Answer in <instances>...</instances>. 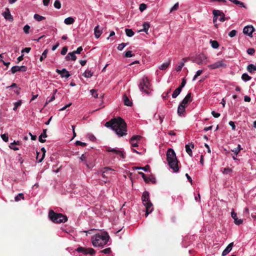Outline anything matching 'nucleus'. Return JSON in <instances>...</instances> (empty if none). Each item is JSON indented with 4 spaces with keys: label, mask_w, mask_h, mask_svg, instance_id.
I'll return each mask as SVG.
<instances>
[{
    "label": "nucleus",
    "mask_w": 256,
    "mask_h": 256,
    "mask_svg": "<svg viewBox=\"0 0 256 256\" xmlns=\"http://www.w3.org/2000/svg\"><path fill=\"white\" fill-rule=\"evenodd\" d=\"M146 5L144 4H141L140 5L139 9L140 12H143L144 10H145L146 8Z\"/></svg>",
    "instance_id": "obj_50"
},
{
    "label": "nucleus",
    "mask_w": 256,
    "mask_h": 256,
    "mask_svg": "<svg viewBox=\"0 0 256 256\" xmlns=\"http://www.w3.org/2000/svg\"><path fill=\"white\" fill-rule=\"evenodd\" d=\"M123 100L124 105L128 106H132V101L128 98L126 96V94L124 95Z\"/></svg>",
    "instance_id": "obj_22"
},
{
    "label": "nucleus",
    "mask_w": 256,
    "mask_h": 256,
    "mask_svg": "<svg viewBox=\"0 0 256 256\" xmlns=\"http://www.w3.org/2000/svg\"><path fill=\"white\" fill-rule=\"evenodd\" d=\"M41 150L43 154H42V158L38 160V162H41L42 161V160L45 156V154L46 152V150L44 148H42Z\"/></svg>",
    "instance_id": "obj_46"
},
{
    "label": "nucleus",
    "mask_w": 256,
    "mask_h": 256,
    "mask_svg": "<svg viewBox=\"0 0 256 256\" xmlns=\"http://www.w3.org/2000/svg\"><path fill=\"white\" fill-rule=\"evenodd\" d=\"M76 250L78 252L82 253L85 255L89 254L92 256H94L96 254L95 250L92 248H86L84 247L79 246L76 248Z\"/></svg>",
    "instance_id": "obj_9"
},
{
    "label": "nucleus",
    "mask_w": 256,
    "mask_h": 256,
    "mask_svg": "<svg viewBox=\"0 0 256 256\" xmlns=\"http://www.w3.org/2000/svg\"><path fill=\"white\" fill-rule=\"evenodd\" d=\"M134 56V54H132V52L130 50L127 51L124 55V56L126 58H130Z\"/></svg>",
    "instance_id": "obj_59"
},
{
    "label": "nucleus",
    "mask_w": 256,
    "mask_h": 256,
    "mask_svg": "<svg viewBox=\"0 0 256 256\" xmlns=\"http://www.w3.org/2000/svg\"><path fill=\"white\" fill-rule=\"evenodd\" d=\"M46 129L43 130L42 132L40 134L44 138H46L48 136V135L46 134Z\"/></svg>",
    "instance_id": "obj_63"
},
{
    "label": "nucleus",
    "mask_w": 256,
    "mask_h": 256,
    "mask_svg": "<svg viewBox=\"0 0 256 256\" xmlns=\"http://www.w3.org/2000/svg\"><path fill=\"white\" fill-rule=\"evenodd\" d=\"M93 74V72H92L90 70H86L83 74V76L86 78H90Z\"/></svg>",
    "instance_id": "obj_34"
},
{
    "label": "nucleus",
    "mask_w": 256,
    "mask_h": 256,
    "mask_svg": "<svg viewBox=\"0 0 256 256\" xmlns=\"http://www.w3.org/2000/svg\"><path fill=\"white\" fill-rule=\"evenodd\" d=\"M24 194L20 193L18 194V195L15 197L14 199L16 202H18L20 200V199L24 200Z\"/></svg>",
    "instance_id": "obj_40"
},
{
    "label": "nucleus",
    "mask_w": 256,
    "mask_h": 256,
    "mask_svg": "<svg viewBox=\"0 0 256 256\" xmlns=\"http://www.w3.org/2000/svg\"><path fill=\"white\" fill-rule=\"evenodd\" d=\"M83 48L82 46L78 47L77 50L75 51H74L72 52H69L67 56L65 57V58L66 60H70V56H72V60L73 61H75L76 59V54H80Z\"/></svg>",
    "instance_id": "obj_10"
},
{
    "label": "nucleus",
    "mask_w": 256,
    "mask_h": 256,
    "mask_svg": "<svg viewBox=\"0 0 256 256\" xmlns=\"http://www.w3.org/2000/svg\"><path fill=\"white\" fill-rule=\"evenodd\" d=\"M109 239L110 236L106 232H102L92 238V245L94 246H102L108 243Z\"/></svg>",
    "instance_id": "obj_3"
},
{
    "label": "nucleus",
    "mask_w": 256,
    "mask_h": 256,
    "mask_svg": "<svg viewBox=\"0 0 256 256\" xmlns=\"http://www.w3.org/2000/svg\"><path fill=\"white\" fill-rule=\"evenodd\" d=\"M67 52H68V47L64 46L62 48L60 53L62 55H65L66 54Z\"/></svg>",
    "instance_id": "obj_58"
},
{
    "label": "nucleus",
    "mask_w": 256,
    "mask_h": 256,
    "mask_svg": "<svg viewBox=\"0 0 256 256\" xmlns=\"http://www.w3.org/2000/svg\"><path fill=\"white\" fill-rule=\"evenodd\" d=\"M206 57L204 54L196 56L192 59V62L196 63L198 65L205 64H206Z\"/></svg>",
    "instance_id": "obj_8"
},
{
    "label": "nucleus",
    "mask_w": 256,
    "mask_h": 256,
    "mask_svg": "<svg viewBox=\"0 0 256 256\" xmlns=\"http://www.w3.org/2000/svg\"><path fill=\"white\" fill-rule=\"evenodd\" d=\"M126 45L127 44L126 43H122L119 44L118 46V50H122Z\"/></svg>",
    "instance_id": "obj_47"
},
{
    "label": "nucleus",
    "mask_w": 256,
    "mask_h": 256,
    "mask_svg": "<svg viewBox=\"0 0 256 256\" xmlns=\"http://www.w3.org/2000/svg\"><path fill=\"white\" fill-rule=\"evenodd\" d=\"M125 32L126 36L128 37H132L134 35V32L132 31V29L126 28L125 30Z\"/></svg>",
    "instance_id": "obj_31"
},
{
    "label": "nucleus",
    "mask_w": 256,
    "mask_h": 256,
    "mask_svg": "<svg viewBox=\"0 0 256 256\" xmlns=\"http://www.w3.org/2000/svg\"><path fill=\"white\" fill-rule=\"evenodd\" d=\"M142 136L140 135L134 136L131 138L132 140H134L136 142L140 140Z\"/></svg>",
    "instance_id": "obj_44"
},
{
    "label": "nucleus",
    "mask_w": 256,
    "mask_h": 256,
    "mask_svg": "<svg viewBox=\"0 0 256 256\" xmlns=\"http://www.w3.org/2000/svg\"><path fill=\"white\" fill-rule=\"evenodd\" d=\"M34 18L36 20H38V22H40L45 19V18L44 16H40L38 14H35L34 16Z\"/></svg>",
    "instance_id": "obj_35"
},
{
    "label": "nucleus",
    "mask_w": 256,
    "mask_h": 256,
    "mask_svg": "<svg viewBox=\"0 0 256 256\" xmlns=\"http://www.w3.org/2000/svg\"><path fill=\"white\" fill-rule=\"evenodd\" d=\"M75 144H76V146H86V143L82 142L79 140L76 141Z\"/></svg>",
    "instance_id": "obj_56"
},
{
    "label": "nucleus",
    "mask_w": 256,
    "mask_h": 256,
    "mask_svg": "<svg viewBox=\"0 0 256 256\" xmlns=\"http://www.w3.org/2000/svg\"><path fill=\"white\" fill-rule=\"evenodd\" d=\"M48 52V49H46L44 50L40 58V62H42L45 58H46Z\"/></svg>",
    "instance_id": "obj_38"
},
{
    "label": "nucleus",
    "mask_w": 256,
    "mask_h": 256,
    "mask_svg": "<svg viewBox=\"0 0 256 256\" xmlns=\"http://www.w3.org/2000/svg\"><path fill=\"white\" fill-rule=\"evenodd\" d=\"M166 160L168 166L173 170L174 172H178L180 168L178 165L179 162L173 149H168L166 152Z\"/></svg>",
    "instance_id": "obj_2"
},
{
    "label": "nucleus",
    "mask_w": 256,
    "mask_h": 256,
    "mask_svg": "<svg viewBox=\"0 0 256 256\" xmlns=\"http://www.w3.org/2000/svg\"><path fill=\"white\" fill-rule=\"evenodd\" d=\"M105 126L111 128L120 136H126L127 133V125L124 119L120 117L114 118L106 122Z\"/></svg>",
    "instance_id": "obj_1"
},
{
    "label": "nucleus",
    "mask_w": 256,
    "mask_h": 256,
    "mask_svg": "<svg viewBox=\"0 0 256 256\" xmlns=\"http://www.w3.org/2000/svg\"><path fill=\"white\" fill-rule=\"evenodd\" d=\"M27 68L24 66H14L11 68L12 74H15L17 72H26Z\"/></svg>",
    "instance_id": "obj_12"
},
{
    "label": "nucleus",
    "mask_w": 256,
    "mask_h": 256,
    "mask_svg": "<svg viewBox=\"0 0 256 256\" xmlns=\"http://www.w3.org/2000/svg\"><path fill=\"white\" fill-rule=\"evenodd\" d=\"M22 103V102L21 100H19L18 102H16L14 104V107L13 108V110L16 111L17 110L18 108L21 106Z\"/></svg>",
    "instance_id": "obj_41"
},
{
    "label": "nucleus",
    "mask_w": 256,
    "mask_h": 256,
    "mask_svg": "<svg viewBox=\"0 0 256 256\" xmlns=\"http://www.w3.org/2000/svg\"><path fill=\"white\" fill-rule=\"evenodd\" d=\"M56 72L58 74H60L62 78H68L70 76L69 72L66 68H62V70L56 69Z\"/></svg>",
    "instance_id": "obj_15"
},
{
    "label": "nucleus",
    "mask_w": 256,
    "mask_h": 256,
    "mask_svg": "<svg viewBox=\"0 0 256 256\" xmlns=\"http://www.w3.org/2000/svg\"><path fill=\"white\" fill-rule=\"evenodd\" d=\"M255 52V50L253 48H249L247 50V52L250 55H253Z\"/></svg>",
    "instance_id": "obj_55"
},
{
    "label": "nucleus",
    "mask_w": 256,
    "mask_h": 256,
    "mask_svg": "<svg viewBox=\"0 0 256 256\" xmlns=\"http://www.w3.org/2000/svg\"><path fill=\"white\" fill-rule=\"evenodd\" d=\"M30 29V26L28 24L24 26V31L26 34L29 33Z\"/></svg>",
    "instance_id": "obj_57"
},
{
    "label": "nucleus",
    "mask_w": 256,
    "mask_h": 256,
    "mask_svg": "<svg viewBox=\"0 0 256 256\" xmlns=\"http://www.w3.org/2000/svg\"><path fill=\"white\" fill-rule=\"evenodd\" d=\"M254 31V28L252 26H248L244 28L243 32L249 36H252V34Z\"/></svg>",
    "instance_id": "obj_13"
},
{
    "label": "nucleus",
    "mask_w": 256,
    "mask_h": 256,
    "mask_svg": "<svg viewBox=\"0 0 256 256\" xmlns=\"http://www.w3.org/2000/svg\"><path fill=\"white\" fill-rule=\"evenodd\" d=\"M130 142L132 146H133V147L138 146V142L135 141L134 140H132L131 138L130 139Z\"/></svg>",
    "instance_id": "obj_54"
},
{
    "label": "nucleus",
    "mask_w": 256,
    "mask_h": 256,
    "mask_svg": "<svg viewBox=\"0 0 256 256\" xmlns=\"http://www.w3.org/2000/svg\"><path fill=\"white\" fill-rule=\"evenodd\" d=\"M186 152L188 153V154L192 156V150L190 148V146L189 144H186Z\"/></svg>",
    "instance_id": "obj_39"
},
{
    "label": "nucleus",
    "mask_w": 256,
    "mask_h": 256,
    "mask_svg": "<svg viewBox=\"0 0 256 256\" xmlns=\"http://www.w3.org/2000/svg\"><path fill=\"white\" fill-rule=\"evenodd\" d=\"M138 174L141 175L146 182L148 183L150 182L154 184L156 182V180L154 177L146 178V174L142 172H139Z\"/></svg>",
    "instance_id": "obj_16"
},
{
    "label": "nucleus",
    "mask_w": 256,
    "mask_h": 256,
    "mask_svg": "<svg viewBox=\"0 0 256 256\" xmlns=\"http://www.w3.org/2000/svg\"><path fill=\"white\" fill-rule=\"evenodd\" d=\"M226 66V64L224 63L223 60H220L217 62L213 64H210L208 67L212 70L220 68H224Z\"/></svg>",
    "instance_id": "obj_11"
},
{
    "label": "nucleus",
    "mask_w": 256,
    "mask_h": 256,
    "mask_svg": "<svg viewBox=\"0 0 256 256\" xmlns=\"http://www.w3.org/2000/svg\"><path fill=\"white\" fill-rule=\"evenodd\" d=\"M233 246H234L233 242L230 243L226 246V248L224 250V251L222 252V256H226V254H228L232 250Z\"/></svg>",
    "instance_id": "obj_18"
},
{
    "label": "nucleus",
    "mask_w": 256,
    "mask_h": 256,
    "mask_svg": "<svg viewBox=\"0 0 256 256\" xmlns=\"http://www.w3.org/2000/svg\"><path fill=\"white\" fill-rule=\"evenodd\" d=\"M170 60H168V62L162 64L159 66V68L160 70H166L170 66Z\"/></svg>",
    "instance_id": "obj_25"
},
{
    "label": "nucleus",
    "mask_w": 256,
    "mask_h": 256,
    "mask_svg": "<svg viewBox=\"0 0 256 256\" xmlns=\"http://www.w3.org/2000/svg\"><path fill=\"white\" fill-rule=\"evenodd\" d=\"M212 14L214 16L213 22L216 28H218L216 21L218 16H220L219 18V20L221 22H224V20H228L229 19V18H226L224 13L219 10H212Z\"/></svg>",
    "instance_id": "obj_7"
},
{
    "label": "nucleus",
    "mask_w": 256,
    "mask_h": 256,
    "mask_svg": "<svg viewBox=\"0 0 256 256\" xmlns=\"http://www.w3.org/2000/svg\"><path fill=\"white\" fill-rule=\"evenodd\" d=\"M188 60V58H182V62L176 68V70L177 72H180L182 70V68L184 65V62H186Z\"/></svg>",
    "instance_id": "obj_28"
},
{
    "label": "nucleus",
    "mask_w": 256,
    "mask_h": 256,
    "mask_svg": "<svg viewBox=\"0 0 256 256\" xmlns=\"http://www.w3.org/2000/svg\"><path fill=\"white\" fill-rule=\"evenodd\" d=\"M232 172V170L229 168H224L222 170V173L224 174H228Z\"/></svg>",
    "instance_id": "obj_48"
},
{
    "label": "nucleus",
    "mask_w": 256,
    "mask_h": 256,
    "mask_svg": "<svg viewBox=\"0 0 256 256\" xmlns=\"http://www.w3.org/2000/svg\"><path fill=\"white\" fill-rule=\"evenodd\" d=\"M231 216L232 218L234 220V224L236 225H240L242 224L243 220L242 219H238L237 218L236 214L234 212H231Z\"/></svg>",
    "instance_id": "obj_17"
},
{
    "label": "nucleus",
    "mask_w": 256,
    "mask_h": 256,
    "mask_svg": "<svg viewBox=\"0 0 256 256\" xmlns=\"http://www.w3.org/2000/svg\"><path fill=\"white\" fill-rule=\"evenodd\" d=\"M179 7V4L178 2H176L174 4V5L171 8L170 10V12H172L174 11H176L178 10Z\"/></svg>",
    "instance_id": "obj_43"
},
{
    "label": "nucleus",
    "mask_w": 256,
    "mask_h": 256,
    "mask_svg": "<svg viewBox=\"0 0 256 256\" xmlns=\"http://www.w3.org/2000/svg\"><path fill=\"white\" fill-rule=\"evenodd\" d=\"M112 172H114V170H112L111 168L109 167H105L104 168L102 176L104 178H106L108 174L110 173L112 174Z\"/></svg>",
    "instance_id": "obj_20"
},
{
    "label": "nucleus",
    "mask_w": 256,
    "mask_h": 256,
    "mask_svg": "<svg viewBox=\"0 0 256 256\" xmlns=\"http://www.w3.org/2000/svg\"><path fill=\"white\" fill-rule=\"evenodd\" d=\"M30 50H31L30 48H26L22 50V52H26V53H28L30 52Z\"/></svg>",
    "instance_id": "obj_64"
},
{
    "label": "nucleus",
    "mask_w": 256,
    "mask_h": 256,
    "mask_svg": "<svg viewBox=\"0 0 256 256\" xmlns=\"http://www.w3.org/2000/svg\"><path fill=\"white\" fill-rule=\"evenodd\" d=\"M1 138H2V139L4 141L6 142H8V134H2Z\"/></svg>",
    "instance_id": "obj_49"
},
{
    "label": "nucleus",
    "mask_w": 256,
    "mask_h": 256,
    "mask_svg": "<svg viewBox=\"0 0 256 256\" xmlns=\"http://www.w3.org/2000/svg\"><path fill=\"white\" fill-rule=\"evenodd\" d=\"M90 93L94 98H98V94H97L96 91L95 90H91Z\"/></svg>",
    "instance_id": "obj_52"
},
{
    "label": "nucleus",
    "mask_w": 256,
    "mask_h": 256,
    "mask_svg": "<svg viewBox=\"0 0 256 256\" xmlns=\"http://www.w3.org/2000/svg\"><path fill=\"white\" fill-rule=\"evenodd\" d=\"M229 124L232 127V130H236V126L234 122L230 121L229 122Z\"/></svg>",
    "instance_id": "obj_62"
},
{
    "label": "nucleus",
    "mask_w": 256,
    "mask_h": 256,
    "mask_svg": "<svg viewBox=\"0 0 256 256\" xmlns=\"http://www.w3.org/2000/svg\"><path fill=\"white\" fill-rule=\"evenodd\" d=\"M236 32H237L236 30H232V31H230L228 33V36L230 38H233V37H234V36H236Z\"/></svg>",
    "instance_id": "obj_51"
},
{
    "label": "nucleus",
    "mask_w": 256,
    "mask_h": 256,
    "mask_svg": "<svg viewBox=\"0 0 256 256\" xmlns=\"http://www.w3.org/2000/svg\"><path fill=\"white\" fill-rule=\"evenodd\" d=\"M210 42L212 48H217L219 46V44L216 40H210Z\"/></svg>",
    "instance_id": "obj_36"
},
{
    "label": "nucleus",
    "mask_w": 256,
    "mask_h": 256,
    "mask_svg": "<svg viewBox=\"0 0 256 256\" xmlns=\"http://www.w3.org/2000/svg\"><path fill=\"white\" fill-rule=\"evenodd\" d=\"M94 33L95 37L96 38H100V36L102 34V31L101 30H99V26L98 25L97 26H96L94 28Z\"/></svg>",
    "instance_id": "obj_23"
},
{
    "label": "nucleus",
    "mask_w": 256,
    "mask_h": 256,
    "mask_svg": "<svg viewBox=\"0 0 256 256\" xmlns=\"http://www.w3.org/2000/svg\"><path fill=\"white\" fill-rule=\"evenodd\" d=\"M242 78L243 80L246 82L250 80L252 78L250 76H249L247 74L245 73L242 74Z\"/></svg>",
    "instance_id": "obj_37"
},
{
    "label": "nucleus",
    "mask_w": 256,
    "mask_h": 256,
    "mask_svg": "<svg viewBox=\"0 0 256 256\" xmlns=\"http://www.w3.org/2000/svg\"><path fill=\"white\" fill-rule=\"evenodd\" d=\"M86 158H87L86 154H82L80 158V159L81 160V161L84 162V164L86 165V166L88 168H90L88 162L86 160Z\"/></svg>",
    "instance_id": "obj_27"
},
{
    "label": "nucleus",
    "mask_w": 256,
    "mask_h": 256,
    "mask_svg": "<svg viewBox=\"0 0 256 256\" xmlns=\"http://www.w3.org/2000/svg\"><path fill=\"white\" fill-rule=\"evenodd\" d=\"M54 5L57 9H60L61 8V3L59 0H56Z\"/></svg>",
    "instance_id": "obj_42"
},
{
    "label": "nucleus",
    "mask_w": 256,
    "mask_h": 256,
    "mask_svg": "<svg viewBox=\"0 0 256 256\" xmlns=\"http://www.w3.org/2000/svg\"><path fill=\"white\" fill-rule=\"evenodd\" d=\"M247 70L250 73H252L256 71V66L253 64H250L247 66Z\"/></svg>",
    "instance_id": "obj_26"
},
{
    "label": "nucleus",
    "mask_w": 256,
    "mask_h": 256,
    "mask_svg": "<svg viewBox=\"0 0 256 256\" xmlns=\"http://www.w3.org/2000/svg\"><path fill=\"white\" fill-rule=\"evenodd\" d=\"M181 90L180 88H176L173 94H172V97L173 98H176L178 94L180 93Z\"/></svg>",
    "instance_id": "obj_33"
},
{
    "label": "nucleus",
    "mask_w": 256,
    "mask_h": 256,
    "mask_svg": "<svg viewBox=\"0 0 256 256\" xmlns=\"http://www.w3.org/2000/svg\"><path fill=\"white\" fill-rule=\"evenodd\" d=\"M212 114L215 118H218L220 116V113L216 112L215 111H212Z\"/></svg>",
    "instance_id": "obj_61"
},
{
    "label": "nucleus",
    "mask_w": 256,
    "mask_h": 256,
    "mask_svg": "<svg viewBox=\"0 0 256 256\" xmlns=\"http://www.w3.org/2000/svg\"><path fill=\"white\" fill-rule=\"evenodd\" d=\"M48 217L54 223L65 222L68 220V218L66 215L60 213H56L52 210L49 211Z\"/></svg>",
    "instance_id": "obj_4"
},
{
    "label": "nucleus",
    "mask_w": 256,
    "mask_h": 256,
    "mask_svg": "<svg viewBox=\"0 0 256 256\" xmlns=\"http://www.w3.org/2000/svg\"><path fill=\"white\" fill-rule=\"evenodd\" d=\"M192 100V94L191 92H189L187 94V95L185 96V98L183 99L181 104L186 106L189 102H191Z\"/></svg>",
    "instance_id": "obj_19"
},
{
    "label": "nucleus",
    "mask_w": 256,
    "mask_h": 256,
    "mask_svg": "<svg viewBox=\"0 0 256 256\" xmlns=\"http://www.w3.org/2000/svg\"><path fill=\"white\" fill-rule=\"evenodd\" d=\"M106 150L108 152H114V153L120 156L122 158H124V156L122 152L118 150H116L115 148H112L110 147H106Z\"/></svg>",
    "instance_id": "obj_14"
},
{
    "label": "nucleus",
    "mask_w": 256,
    "mask_h": 256,
    "mask_svg": "<svg viewBox=\"0 0 256 256\" xmlns=\"http://www.w3.org/2000/svg\"><path fill=\"white\" fill-rule=\"evenodd\" d=\"M142 200L143 204L146 206V216H147L149 214L151 213L153 210L152 204L150 200V194L148 192L145 191L144 192Z\"/></svg>",
    "instance_id": "obj_5"
},
{
    "label": "nucleus",
    "mask_w": 256,
    "mask_h": 256,
    "mask_svg": "<svg viewBox=\"0 0 256 256\" xmlns=\"http://www.w3.org/2000/svg\"><path fill=\"white\" fill-rule=\"evenodd\" d=\"M150 166L149 165L147 164L144 167H134V169L136 170H144L145 172H148L150 170Z\"/></svg>",
    "instance_id": "obj_32"
},
{
    "label": "nucleus",
    "mask_w": 256,
    "mask_h": 256,
    "mask_svg": "<svg viewBox=\"0 0 256 256\" xmlns=\"http://www.w3.org/2000/svg\"><path fill=\"white\" fill-rule=\"evenodd\" d=\"M4 18L9 20L12 21L14 18L11 15L10 10L8 8H6V11L3 14Z\"/></svg>",
    "instance_id": "obj_21"
},
{
    "label": "nucleus",
    "mask_w": 256,
    "mask_h": 256,
    "mask_svg": "<svg viewBox=\"0 0 256 256\" xmlns=\"http://www.w3.org/2000/svg\"><path fill=\"white\" fill-rule=\"evenodd\" d=\"M150 83L147 77H143L140 80L138 85L139 88L141 92L148 94L150 91Z\"/></svg>",
    "instance_id": "obj_6"
},
{
    "label": "nucleus",
    "mask_w": 256,
    "mask_h": 256,
    "mask_svg": "<svg viewBox=\"0 0 256 256\" xmlns=\"http://www.w3.org/2000/svg\"><path fill=\"white\" fill-rule=\"evenodd\" d=\"M54 100H55V96L54 95H52L49 100H46V102L45 104V106L46 104H48L52 102Z\"/></svg>",
    "instance_id": "obj_60"
},
{
    "label": "nucleus",
    "mask_w": 256,
    "mask_h": 256,
    "mask_svg": "<svg viewBox=\"0 0 256 256\" xmlns=\"http://www.w3.org/2000/svg\"><path fill=\"white\" fill-rule=\"evenodd\" d=\"M74 20L72 17H68L66 18L64 22L66 24H71L74 23Z\"/></svg>",
    "instance_id": "obj_29"
},
{
    "label": "nucleus",
    "mask_w": 256,
    "mask_h": 256,
    "mask_svg": "<svg viewBox=\"0 0 256 256\" xmlns=\"http://www.w3.org/2000/svg\"><path fill=\"white\" fill-rule=\"evenodd\" d=\"M202 71L203 70H198L196 72V74L194 76L192 80H195L196 78L202 74Z\"/></svg>",
    "instance_id": "obj_45"
},
{
    "label": "nucleus",
    "mask_w": 256,
    "mask_h": 256,
    "mask_svg": "<svg viewBox=\"0 0 256 256\" xmlns=\"http://www.w3.org/2000/svg\"><path fill=\"white\" fill-rule=\"evenodd\" d=\"M186 107L184 105H183L181 104L178 106V114L180 116H181L182 114L185 112Z\"/></svg>",
    "instance_id": "obj_24"
},
{
    "label": "nucleus",
    "mask_w": 256,
    "mask_h": 256,
    "mask_svg": "<svg viewBox=\"0 0 256 256\" xmlns=\"http://www.w3.org/2000/svg\"><path fill=\"white\" fill-rule=\"evenodd\" d=\"M143 29L142 30H140V31H142L145 32H147L149 28H150V24L148 22H144L143 24Z\"/></svg>",
    "instance_id": "obj_30"
},
{
    "label": "nucleus",
    "mask_w": 256,
    "mask_h": 256,
    "mask_svg": "<svg viewBox=\"0 0 256 256\" xmlns=\"http://www.w3.org/2000/svg\"><path fill=\"white\" fill-rule=\"evenodd\" d=\"M111 252V249L110 248H106L104 250L100 251V252L104 253L106 254H108Z\"/></svg>",
    "instance_id": "obj_53"
}]
</instances>
